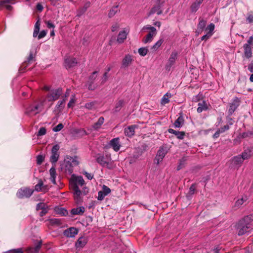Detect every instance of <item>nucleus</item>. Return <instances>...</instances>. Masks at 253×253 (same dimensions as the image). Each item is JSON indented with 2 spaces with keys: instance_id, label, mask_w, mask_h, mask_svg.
<instances>
[{
  "instance_id": "14",
  "label": "nucleus",
  "mask_w": 253,
  "mask_h": 253,
  "mask_svg": "<svg viewBox=\"0 0 253 253\" xmlns=\"http://www.w3.org/2000/svg\"><path fill=\"white\" fill-rule=\"evenodd\" d=\"M15 0H1L0 1V9L5 8L8 10H11L12 7L11 4L15 3Z\"/></svg>"
},
{
  "instance_id": "57",
  "label": "nucleus",
  "mask_w": 253,
  "mask_h": 253,
  "mask_svg": "<svg viewBox=\"0 0 253 253\" xmlns=\"http://www.w3.org/2000/svg\"><path fill=\"white\" fill-rule=\"evenodd\" d=\"M34 60V56L32 52H30V55L27 59V62L28 63H31L32 61Z\"/></svg>"
},
{
  "instance_id": "12",
  "label": "nucleus",
  "mask_w": 253,
  "mask_h": 253,
  "mask_svg": "<svg viewBox=\"0 0 253 253\" xmlns=\"http://www.w3.org/2000/svg\"><path fill=\"white\" fill-rule=\"evenodd\" d=\"M167 152L164 148H161L158 151L157 155L155 157L156 163L157 165L161 162L165 156H166Z\"/></svg>"
},
{
  "instance_id": "42",
  "label": "nucleus",
  "mask_w": 253,
  "mask_h": 253,
  "mask_svg": "<svg viewBox=\"0 0 253 253\" xmlns=\"http://www.w3.org/2000/svg\"><path fill=\"white\" fill-rule=\"evenodd\" d=\"M118 6H116L115 7H112L109 11L108 13V16L109 17H112L114 16L117 12L118 11Z\"/></svg>"
},
{
  "instance_id": "58",
  "label": "nucleus",
  "mask_w": 253,
  "mask_h": 253,
  "mask_svg": "<svg viewBox=\"0 0 253 253\" xmlns=\"http://www.w3.org/2000/svg\"><path fill=\"white\" fill-rule=\"evenodd\" d=\"M43 157L41 155H39L37 157V163L38 164H41L42 162L43 161Z\"/></svg>"
},
{
  "instance_id": "45",
  "label": "nucleus",
  "mask_w": 253,
  "mask_h": 253,
  "mask_svg": "<svg viewBox=\"0 0 253 253\" xmlns=\"http://www.w3.org/2000/svg\"><path fill=\"white\" fill-rule=\"evenodd\" d=\"M65 99L59 101L56 105L57 107L60 110L62 109L65 106Z\"/></svg>"
},
{
  "instance_id": "48",
  "label": "nucleus",
  "mask_w": 253,
  "mask_h": 253,
  "mask_svg": "<svg viewBox=\"0 0 253 253\" xmlns=\"http://www.w3.org/2000/svg\"><path fill=\"white\" fill-rule=\"evenodd\" d=\"M63 128V125L62 124H59L57 126H55L53 128V130L55 132H57L61 130Z\"/></svg>"
},
{
  "instance_id": "47",
  "label": "nucleus",
  "mask_w": 253,
  "mask_h": 253,
  "mask_svg": "<svg viewBox=\"0 0 253 253\" xmlns=\"http://www.w3.org/2000/svg\"><path fill=\"white\" fill-rule=\"evenodd\" d=\"M97 77V72L95 71L93 72L91 75L89 76V80L90 82V83H92L93 82Z\"/></svg>"
},
{
  "instance_id": "17",
  "label": "nucleus",
  "mask_w": 253,
  "mask_h": 253,
  "mask_svg": "<svg viewBox=\"0 0 253 253\" xmlns=\"http://www.w3.org/2000/svg\"><path fill=\"white\" fill-rule=\"evenodd\" d=\"M240 100V99L236 97L234 99L233 102L230 105V108L228 111L229 114L232 115L237 107L239 106Z\"/></svg>"
},
{
  "instance_id": "28",
  "label": "nucleus",
  "mask_w": 253,
  "mask_h": 253,
  "mask_svg": "<svg viewBox=\"0 0 253 253\" xmlns=\"http://www.w3.org/2000/svg\"><path fill=\"white\" fill-rule=\"evenodd\" d=\"M184 124V119L183 116L180 115L174 123V126L176 128L181 127Z\"/></svg>"
},
{
  "instance_id": "49",
  "label": "nucleus",
  "mask_w": 253,
  "mask_h": 253,
  "mask_svg": "<svg viewBox=\"0 0 253 253\" xmlns=\"http://www.w3.org/2000/svg\"><path fill=\"white\" fill-rule=\"evenodd\" d=\"M77 133H79L81 136H83L87 134L86 131L83 129H79L76 131Z\"/></svg>"
},
{
  "instance_id": "30",
  "label": "nucleus",
  "mask_w": 253,
  "mask_h": 253,
  "mask_svg": "<svg viewBox=\"0 0 253 253\" xmlns=\"http://www.w3.org/2000/svg\"><path fill=\"white\" fill-rule=\"evenodd\" d=\"M172 95L171 93L167 92L165 94L161 99V103L162 105L168 103L169 102V98L171 97Z\"/></svg>"
},
{
  "instance_id": "56",
  "label": "nucleus",
  "mask_w": 253,
  "mask_h": 253,
  "mask_svg": "<svg viewBox=\"0 0 253 253\" xmlns=\"http://www.w3.org/2000/svg\"><path fill=\"white\" fill-rule=\"evenodd\" d=\"M71 161V163L72 164L73 166L74 165V166H77L79 164V161L77 160V158H71L70 159V161Z\"/></svg>"
},
{
  "instance_id": "54",
  "label": "nucleus",
  "mask_w": 253,
  "mask_h": 253,
  "mask_svg": "<svg viewBox=\"0 0 253 253\" xmlns=\"http://www.w3.org/2000/svg\"><path fill=\"white\" fill-rule=\"evenodd\" d=\"M155 29H156L155 28H154V27L151 26L149 25H147L144 26L142 28V30H148L149 31H152Z\"/></svg>"
},
{
  "instance_id": "29",
  "label": "nucleus",
  "mask_w": 253,
  "mask_h": 253,
  "mask_svg": "<svg viewBox=\"0 0 253 253\" xmlns=\"http://www.w3.org/2000/svg\"><path fill=\"white\" fill-rule=\"evenodd\" d=\"M49 173H50V180L53 184H56V183L55 178H56V169H55V168L52 167L50 169Z\"/></svg>"
},
{
  "instance_id": "61",
  "label": "nucleus",
  "mask_w": 253,
  "mask_h": 253,
  "mask_svg": "<svg viewBox=\"0 0 253 253\" xmlns=\"http://www.w3.org/2000/svg\"><path fill=\"white\" fill-rule=\"evenodd\" d=\"M247 20L249 23L253 22V15L249 14L247 18Z\"/></svg>"
},
{
  "instance_id": "3",
  "label": "nucleus",
  "mask_w": 253,
  "mask_h": 253,
  "mask_svg": "<svg viewBox=\"0 0 253 253\" xmlns=\"http://www.w3.org/2000/svg\"><path fill=\"white\" fill-rule=\"evenodd\" d=\"M236 227L239 235H243L246 233L248 230L251 228V225L249 222V218L247 217L240 220L237 224Z\"/></svg>"
},
{
  "instance_id": "44",
  "label": "nucleus",
  "mask_w": 253,
  "mask_h": 253,
  "mask_svg": "<svg viewBox=\"0 0 253 253\" xmlns=\"http://www.w3.org/2000/svg\"><path fill=\"white\" fill-rule=\"evenodd\" d=\"M46 130L45 127H41L37 133V136H41L44 135L46 134Z\"/></svg>"
},
{
  "instance_id": "16",
  "label": "nucleus",
  "mask_w": 253,
  "mask_h": 253,
  "mask_svg": "<svg viewBox=\"0 0 253 253\" xmlns=\"http://www.w3.org/2000/svg\"><path fill=\"white\" fill-rule=\"evenodd\" d=\"M48 189V186L44 185L43 181L41 179L39 180L38 184L35 186V190L37 192L45 193L47 191Z\"/></svg>"
},
{
  "instance_id": "1",
  "label": "nucleus",
  "mask_w": 253,
  "mask_h": 253,
  "mask_svg": "<svg viewBox=\"0 0 253 253\" xmlns=\"http://www.w3.org/2000/svg\"><path fill=\"white\" fill-rule=\"evenodd\" d=\"M42 89L48 91L45 98L42 99L45 106H47L48 107H49L63 93V90L61 88L51 89L50 86L44 85Z\"/></svg>"
},
{
  "instance_id": "9",
  "label": "nucleus",
  "mask_w": 253,
  "mask_h": 253,
  "mask_svg": "<svg viewBox=\"0 0 253 253\" xmlns=\"http://www.w3.org/2000/svg\"><path fill=\"white\" fill-rule=\"evenodd\" d=\"M133 61V56L130 54H126L122 60V66L123 68H126L130 66Z\"/></svg>"
},
{
  "instance_id": "15",
  "label": "nucleus",
  "mask_w": 253,
  "mask_h": 253,
  "mask_svg": "<svg viewBox=\"0 0 253 253\" xmlns=\"http://www.w3.org/2000/svg\"><path fill=\"white\" fill-rule=\"evenodd\" d=\"M70 188L73 191L74 198L76 200L77 202H80L81 200L82 192L79 189L78 186H70Z\"/></svg>"
},
{
  "instance_id": "19",
  "label": "nucleus",
  "mask_w": 253,
  "mask_h": 253,
  "mask_svg": "<svg viewBox=\"0 0 253 253\" xmlns=\"http://www.w3.org/2000/svg\"><path fill=\"white\" fill-rule=\"evenodd\" d=\"M157 32L156 29L152 31H150L149 33L147 35L145 38L143 40L144 43L151 42L154 37L157 35Z\"/></svg>"
},
{
  "instance_id": "7",
  "label": "nucleus",
  "mask_w": 253,
  "mask_h": 253,
  "mask_svg": "<svg viewBox=\"0 0 253 253\" xmlns=\"http://www.w3.org/2000/svg\"><path fill=\"white\" fill-rule=\"evenodd\" d=\"M129 32V30L127 28H125L121 31L118 35L117 42L119 43L124 42L125 40L126 39Z\"/></svg>"
},
{
  "instance_id": "59",
  "label": "nucleus",
  "mask_w": 253,
  "mask_h": 253,
  "mask_svg": "<svg viewBox=\"0 0 253 253\" xmlns=\"http://www.w3.org/2000/svg\"><path fill=\"white\" fill-rule=\"evenodd\" d=\"M229 128V126L228 125H225L223 127H221L219 129L221 133L225 131L226 130H228Z\"/></svg>"
},
{
  "instance_id": "22",
  "label": "nucleus",
  "mask_w": 253,
  "mask_h": 253,
  "mask_svg": "<svg viewBox=\"0 0 253 253\" xmlns=\"http://www.w3.org/2000/svg\"><path fill=\"white\" fill-rule=\"evenodd\" d=\"M78 233V230L74 227H71L64 231V235L68 237H74Z\"/></svg>"
},
{
  "instance_id": "11",
  "label": "nucleus",
  "mask_w": 253,
  "mask_h": 253,
  "mask_svg": "<svg viewBox=\"0 0 253 253\" xmlns=\"http://www.w3.org/2000/svg\"><path fill=\"white\" fill-rule=\"evenodd\" d=\"M61 169L63 171L69 174H72L73 172V166L69 161H65Z\"/></svg>"
},
{
  "instance_id": "23",
  "label": "nucleus",
  "mask_w": 253,
  "mask_h": 253,
  "mask_svg": "<svg viewBox=\"0 0 253 253\" xmlns=\"http://www.w3.org/2000/svg\"><path fill=\"white\" fill-rule=\"evenodd\" d=\"M204 0H196L190 6V11L192 13H195L199 8L201 4Z\"/></svg>"
},
{
  "instance_id": "26",
  "label": "nucleus",
  "mask_w": 253,
  "mask_h": 253,
  "mask_svg": "<svg viewBox=\"0 0 253 253\" xmlns=\"http://www.w3.org/2000/svg\"><path fill=\"white\" fill-rule=\"evenodd\" d=\"M244 55L247 58H250L252 57V52L251 46L249 44H244Z\"/></svg>"
},
{
  "instance_id": "52",
  "label": "nucleus",
  "mask_w": 253,
  "mask_h": 253,
  "mask_svg": "<svg viewBox=\"0 0 253 253\" xmlns=\"http://www.w3.org/2000/svg\"><path fill=\"white\" fill-rule=\"evenodd\" d=\"M195 191V186L194 184H192L189 188L188 194L190 195H193Z\"/></svg>"
},
{
  "instance_id": "33",
  "label": "nucleus",
  "mask_w": 253,
  "mask_h": 253,
  "mask_svg": "<svg viewBox=\"0 0 253 253\" xmlns=\"http://www.w3.org/2000/svg\"><path fill=\"white\" fill-rule=\"evenodd\" d=\"M207 21L203 19H200L198 24L197 29L200 32H202L206 27Z\"/></svg>"
},
{
  "instance_id": "8",
  "label": "nucleus",
  "mask_w": 253,
  "mask_h": 253,
  "mask_svg": "<svg viewBox=\"0 0 253 253\" xmlns=\"http://www.w3.org/2000/svg\"><path fill=\"white\" fill-rule=\"evenodd\" d=\"M163 2L161 4L157 3L151 8V10L148 13V15L149 16L154 14H157V15L161 14L163 11Z\"/></svg>"
},
{
  "instance_id": "63",
  "label": "nucleus",
  "mask_w": 253,
  "mask_h": 253,
  "mask_svg": "<svg viewBox=\"0 0 253 253\" xmlns=\"http://www.w3.org/2000/svg\"><path fill=\"white\" fill-rule=\"evenodd\" d=\"M42 210V211L40 213V215L41 216L44 215L47 213V210L45 208H43Z\"/></svg>"
},
{
  "instance_id": "40",
  "label": "nucleus",
  "mask_w": 253,
  "mask_h": 253,
  "mask_svg": "<svg viewBox=\"0 0 253 253\" xmlns=\"http://www.w3.org/2000/svg\"><path fill=\"white\" fill-rule=\"evenodd\" d=\"M124 101L122 100H119L115 105V107L114 108V112H117L119 111L122 108L123 105Z\"/></svg>"
},
{
  "instance_id": "37",
  "label": "nucleus",
  "mask_w": 253,
  "mask_h": 253,
  "mask_svg": "<svg viewBox=\"0 0 253 253\" xmlns=\"http://www.w3.org/2000/svg\"><path fill=\"white\" fill-rule=\"evenodd\" d=\"M232 162L234 165H240L243 163V160L241 155H238L233 158Z\"/></svg>"
},
{
  "instance_id": "39",
  "label": "nucleus",
  "mask_w": 253,
  "mask_h": 253,
  "mask_svg": "<svg viewBox=\"0 0 253 253\" xmlns=\"http://www.w3.org/2000/svg\"><path fill=\"white\" fill-rule=\"evenodd\" d=\"M164 40L162 39H160L153 45L152 49L157 50L161 46Z\"/></svg>"
},
{
  "instance_id": "18",
  "label": "nucleus",
  "mask_w": 253,
  "mask_h": 253,
  "mask_svg": "<svg viewBox=\"0 0 253 253\" xmlns=\"http://www.w3.org/2000/svg\"><path fill=\"white\" fill-rule=\"evenodd\" d=\"M109 144L115 151H118L121 147L119 138L116 137L112 139L111 140H110Z\"/></svg>"
},
{
  "instance_id": "50",
  "label": "nucleus",
  "mask_w": 253,
  "mask_h": 253,
  "mask_svg": "<svg viewBox=\"0 0 253 253\" xmlns=\"http://www.w3.org/2000/svg\"><path fill=\"white\" fill-rule=\"evenodd\" d=\"M44 23L48 28L54 29L55 28V25L50 21H45Z\"/></svg>"
},
{
  "instance_id": "41",
  "label": "nucleus",
  "mask_w": 253,
  "mask_h": 253,
  "mask_svg": "<svg viewBox=\"0 0 253 253\" xmlns=\"http://www.w3.org/2000/svg\"><path fill=\"white\" fill-rule=\"evenodd\" d=\"M138 52L140 55L144 56L147 54L148 49L147 47H141L138 49Z\"/></svg>"
},
{
  "instance_id": "46",
  "label": "nucleus",
  "mask_w": 253,
  "mask_h": 253,
  "mask_svg": "<svg viewBox=\"0 0 253 253\" xmlns=\"http://www.w3.org/2000/svg\"><path fill=\"white\" fill-rule=\"evenodd\" d=\"M76 102V99L74 95H73L72 98H71L68 104V107L69 108H72L74 107V104Z\"/></svg>"
},
{
  "instance_id": "36",
  "label": "nucleus",
  "mask_w": 253,
  "mask_h": 253,
  "mask_svg": "<svg viewBox=\"0 0 253 253\" xmlns=\"http://www.w3.org/2000/svg\"><path fill=\"white\" fill-rule=\"evenodd\" d=\"M40 21L39 19L36 22L34 27V30L33 32V37H36L40 31Z\"/></svg>"
},
{
  "instance_id": "10",
  "label": "nucleus",
  "mask_w": 253,
  "mask_h": 253,
  "mask_svg": "<svg viewBox=\"0 0 253 253\" xmlns=\"http://www.w3.org/2000/svg\"><path fill=\"white\" fill-rule=\"evenodd\" d=\"M111 192V189L107 186L103 185L102 186V190L98 193L97 199L98 200L102 201L104 197Z\"/></svg>"
},
{
  "instance_id": "31",
  "label": "nucleus",
  "mask_w": 253,
  "mask_h": 253,
  "mask_svg": "<svg viewBox=\"0 0 253 253\" xmlns=\"http://www.w3.org/2000/svg\"><path fill=\"white\" fill-rule=\"evenodd\" d=\"M104 119L103 117H100L97 122L96 123H95L93 126H92V127L94 128V129L95 130H97L99 128H100L101 127V126H102V125L104 123Z\"/></svg>"
},
{
  "instance_id": "43",
  "label": "nucleus",
  "mask_w": 253,
  "mask_h": 253,
  "mask_svg": "<svg viewBox=\"0 0 253 253\" xmlns=\"http://www.w3.org/2000/svg\"><path fill=\"white\" fill-rule=\"evenodd\" d=\"M251 156V155L250 151H245L244 153H243L242 155H241V157L243 158V161L249 159Z\"/></svg>"
},
{
  "instance_id": "55",
  "label": "nucleus",
  "mask_w": 253,
  "mask_h": 253,
  "mask_svg": "<svg viewBox=\"0 0 253 253\" xmlns=\"http://www.w3.org/2000/svg\"><path fill=\"white\" fill-rule=\"evenodd\" d=\"M94 103L93 102L87 103L85 104L84 107L88 109H92L94 106Z\"/></svg>"
},
{
  "instance_id": "21",
  "label": "nucleus",
  "mask_w": 253,
  "mask_h": 253,
  "mask_svg": "<svg viewBox=\"0 0 253 253\" xmlns=\"http://www.w3.org/2000/svg\"><path fill=\"white\" fill-rule=\"evenodd\" d=\"M137 128L136 125H132L128 126L125 129V134L126 136L131 137L133 136L135 133V129Z\"/></svg>"
},
{
  "instance_id": "62",
  "label": "nucleus",
  "mask_w": 253,
  "mask_h": 253,
  "mask_svg": "<svg viewBox=\"0 0 253 253\" xmlns=\"http://www.w3.org/2000/svg\"><path fill=\"white\" fill-rule=\"evenodd\" d=\"M45 207V205L43 203H40V204H38L37 205V210H40V209H42L43 208H44Z\"/></svg>"
},
{
  "instance_id": "5",
  "label": "nucleus",
  "mask_w": 253,
  "mask_h": 253,
  "mask_svg": "<svg viewBox=\"0 0 253 253\" xmlns=\"http://www.w3.org/2000/svg\"><path fill=\"white\" fill-rule=\"evenodd\" d=\"M33 192L32 189L29 188H21L17 192V196L19 198H28L32 195Z\"/></svg>"
},
{
  "instance_id": "51",
  "label": "nucleus",
  "mask_w": 253,
  "mask_h": 253,
  "mask_svg": "<svg viewBox=\"0 0 253 253\" xmlns=\"http://www.w3.org/2000/svg\"><path fill=\"white\" fill-rule=\"evenodd\" d=\"M46 34H47V32L46 31H45V30L42 31L40 33L39 35H38V39H41L44 37L46 36Z\"/></svg>"
},
{
  "instance_id": "60",
  "label": "nucleus",
  "mask_w": 253,
  "mask_h": 253,
  "mask_svg": "<svg viewBox=\"0 0 253 253\" xmlns=\"http://www.w3.org/2000/svg\"><path fill=\"white\" fill-rule=\"evenodd\" d=\"M211 36L210 35V34H209L207 33L206 35H204L201 38V40H207L208 39H209Z\"/></svg>"
},
{
  "instance_id": "53",
  "label": "nucleus",
  "mask_w": 253,
  "mask_h": 253,
  "mask_svg": "<svg viewBox=\"0 0 253 253\" xmlns=\"http://www.w3.org/2000/svg\"><path fill=\"white\" fill-rule=\"evenodd\" d=\"M120 27V26L118 24L115 23L111 27V31L112 32L117 31Z\"/></svg>"
},
{
  "instance_id": "25",
  "label": "nucleus",
  "mask_w": 253,
  "mask_h": 253,
  "mask_svg": "<svg viewBox=\"0 0 253 253\" xmlns=\"http://www.w3.org/2000/svg\"><path fill=\"white\" fill-rule=\"evenodd\" d=\"M87 240L86 237H81L79 238L76 243V247L77 248H83L87 243Z\"/></svg>"
},
{
  "instance_id": "35",
  "label": "nucleus",
  "mask_w": 253,
  "mask_h": 253,
  "mask_svg": "<svg viewBox=\"0 0 253 253\" xmlns=\"http://www.w3.org/2000/svg\"><path fill=\"white\" fill-rule=\"evenodd\" d=\"M65 63L69 67L74 66L77 63V60L75 58L66 59Z\"/></svg>"
},
{
  "instance_id": "13",
  "label": "nucleus",
  "mask_w": 253,
  "mask_h": 253,
  "mask_svg": "<svg viewBox=\"0 0 253 253\" xmlns=\"http://www.w3.org/2000/svg\"><path fill=\"white\" fill-rule=\"evenodd\" d=\"M111 158L110 156H99L96 159V161L98 164L103 167H108Z\"/></svg>"
},
{
  "instance_id": "34",
  "label": "nucleus",
  "mask_w": 253,
  "mask_h": 253,
  "mask_svg": "<svg viewBox=\"0 0 253 253\" xmlns=\"http://www.w3.org/2000/svg\"><path fill=\"white\" fill-rule=\"evenodd\" d=\"M248 200V197L246 196H242V197L238 199L235 203V206L236 207H240L241 205H242L244 202L247 201Z\"/></svg>"
},
{
  "instance_id": "64",
  "label": "nucleus",
  "mask_w": 253,
  "mask_h": 253,
  "mask_svg": "<svg viewBox=\"0 0 253 253\" xmlns=\"http://www.w3.org/2000/svg\"><path fill=\"white\" fill-rule=\"evenodd\" d=\"M10 253H23L21 249H18L10 252Z\"/></svg>"
},
{
  "instance_id": "32",
  "label": "nucleus",
  "mask_w": 253,
  "mask_h": 253,
  "mask_svg": "<svg viewBox=\"0 0 253 253\" xmlns=\"http://www.w3.org/2000/svg\"><path fill=\"white\" fill-rule=\"evenodd\" d=\"M84 212V208L83 207H80L74 208L72 210L71 213L74 215L82 214Z\"/></svg>"
},
{
  "instance_id": "27",
  "label": "nucleus",
  "mask_w": 253,
  "mask_h": 253,
  "mask_svg": "<svg viewBox=\"0 0 253 253\" xmlns=\"http://www.w3.org/2000/svg\"><path fill=\"white\" fill-rule=\"evenodd\" d=\"M208 109V106L205 101H203L198 103V107L197 108V112L201 113L203 111H206Z\"/></svg>"
},
{
  "instance_id": "6",
  "label": "nucleus",
  "mask_w": 253,
  "mask_h": 253,
  "mask_svg": "<svg viewBox=\"0 0 253 253\" xmlns=\"http://www.w3.org/2000/svg\"><path fill=\"white\" fill-rule=\"evenodd\" d=\"M59 146L57 144L55 145L51 150V155L50 157V162L52 163H55L57 162L59 157L58 151L59 150Z\"/></svg>"
},
{
  "instance_id": "24",
  "label": "nucleus",
  "mask_w": 253,
  "mask_h": 253,
  "mask_svg": "<svg viewBox=\"0 0 253 253\" xmlns=\"http://www.w3.org/2000/svg\"><path fill=\"white\" fill-rule=\"evenodd\" d=\"M168 132L170 133L174 134L176 137L179 139H183L185 136V132L184 131H178L175 130L172 128H169Z\"/></svg>"
},
{
  "instance_id": "38",
  "label": "nucleus",
  "mask_w": 253,
  "mask_h": 253,
  "mask_svg": "<svg viewBox=\"0 0 253 253\" xmlns=\"http://www.w3.org/2000/svg\"><path fill=\"white\" fill-rule=\"evenodd\" d=\"M214 29V25L213 23H211L206 28V31H207V33L212 36L213 34V31Z\"/></svg>"
},
{
  "instance_id": "4",
  "label": "nucleus",
  "mask_w": 253,
  "mask_h": 253,
  "mask_svg": "<svg viewBox=\"0 0 253 253\" xmlns=\"http://www.w3.org/2000/svg\"><path fill=\"white\" fill-rule=\"evenodd\" d=\"M84 184V181L82 176H76L75 174L72 175L71 178L70 180V186H74L80 185L83 186Z\"/></svg>"
},
{
  "instance_id": "20",
  "label": "nucleus",
  "mask_w": 253,
  "mask_h": 253,
  "mask_svg": "<svg viewBox=\"0 0 253 253\" xmlns=\"http://www.w3.org/2000/svg\"><path fill=\"white\" fill-rule=\"evenodd\" d=\"M177 52L175 51L171 52L168 59L167 66L170 67L175 63L177 58Z\"/></svg>"
},
{
  "instance_id": "2",
  "label": "nucleus",
  "mask_w": 253,
  "mask_h": 253,
  "mask_svg": "<svg viewBox=\"0 0 253 253\" xmlns=\"http://www.w3.org/2000/svg\"><path fill=\"white\" fill-rule=\"evenodd\" d=\"M45 106V105L42 99L34 101L27 107L26 109L25 114L30 117L35 116L41 112L43 110Z\"/></svg>"
}]
</instances>
